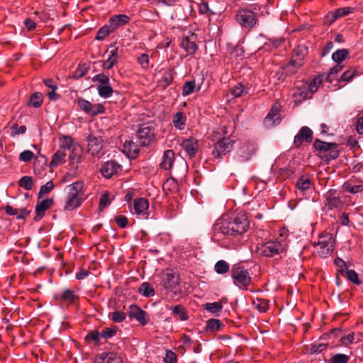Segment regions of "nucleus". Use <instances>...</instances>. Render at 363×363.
I'll use <instances>...</instances> for the list:
<instances>
[{"label": "nucleus", "instance_id": "f257e3e1", "mask_svg": "<svg viewBox=\"0 0 363 363\" xmlns=\"http://www.w3.org/2000/svg\"><path fill=\"white\" fill-rule=\"evenodd\" d=\"M249 225L245 213L241 212L230 220H218L214 226V230L224 235L235 236L246 232Z\"/></svg>", "mask_w": 363, "mask_h": 363}, {"label": "nucleus", "instance_id": "f03ea898", "mask_svg": "<svg viewBox=\"0 0 363 363\" xmlns=\"http://www.w3.org/2000/svg\"><path fill=\"white\" fill-rule=\"evenodd\" d=\"M286 247L287 242L286 238L281 233L280 237L276 240L268 241L258 247L257 250L261 255L274 257L284 252Z\"/></svg>", "mask_w": 363, "mask_h": 363}, {"label": "nucleus", "instance_id": "7ed1b4c3", "mask_svg": "<svg viewBox=\"0 0 363 363\" xmlns=\"http://www.w3.org/2000/svg\"><path fill=\"white\" fill-rule=\"evenodd\" d=\"M316 252L321 257H327L331 255L334 249V239L330 233L320 235L317 243L314 244Z\"/></svg>", "mask_w": 363, "mask_h": 363}, {"label": "nucleus", "instance_id": "20e7f679", "mask_svg": "<svg viewBox=\"0 0 363 363\" xmlns=\"http://www.w3.org/2000/svg\"><path fill=\"white\" fill-rule=\"evenodd\" d=\"M231 276L235 285L240 289H247L252 281L247 269L243 267L234 266L231 270Z\"/></svg>", "mask_w": 363, "mask_h": 363}, {"label": "nucleus", "instance_id": "39448f33", "mask_svg": "<svg viewBox=\"0 0 363 363\" xmlns=\"http://www.w3.org/2000/svg\"><path fill=\"white\" fill-rule=\"evenodd\" d=\"M155 129L152 124L145 123L137 131V139L140 146H147L153 141Z\"/></svg>", "mask_w": 363, "mask_h": 363}, {"label": "nucleus", "instance_id": "423d86ee", "mask_svg": "<svg viewBox=\"0 0 363 363\" xmlns=\"http://www.w3.org/2000/svg\"><path fill=\"white\" fill-rule=\"evenodd\" d=\"M236 21L246 28H253L257 22V14L251 10L240 9L235 16Z\"/></svg>", "mask_w": 363, "mask_h": 363}, {"label": "nucleus", "instance_id": "0eeeda50", "mask_svg": "<svg viewBox=\"0 0 363 363\" xmlns=\"http://www.w3.org/2000/svg\"><path fill=\"white\" fill-rule=\"evenodd\" d=\"M77 104L82 111L92 116L104 112V107L102 104H92L82 98L78 99Z\"/></svg>", "mask_w": 363, "mask_h": 363}, {"label": "nucleus", "instance_id": "6e6552de", "mask_svg": "<svg viewBox=\"0 0 363 363\" xmlns=\"http://www.w3.org/2000/svg\"><path fill=\"white\" fill-rule=\"evenodd\" d=\"M233 143V140L230 138H223L221 140H218L214 145V148L212 152L213 155L216 157H220L222 155H224L231 151Z\"/></svg>", "mask_w": 363, "mask_h": 363}, {"label": "nucleus", "instance_id": "1a4fd4ad", "mask_svg": "<svg viewBox=\"0 0 363 363\" xmlns=\"http://www.w3.org/2000/svg\"><path fill=\"white\" fill-rule=\"evenodd\" d=\"M149 208V202L145 198H137L134 200L133 208L130 211L133 214L140 216L143 218H147L148 216L147 211Z\"/></svg>", "mask_w": 363, "mask_h": 363}, {"label": "nucleus", "instance_id": "9d476101", "mask_svg": "<svg viewBox=\"0 0 363 363\" xmlns=\"http://www.w3.org/2000/svg\"><path fill=\"white\" fill-rule=\"evenodd\" d=\"M354 10V8L347 6L331 11L326 15L325 22L330 25L336 20L353 13Z\"/></svg>", "mask_w": 363, "mask_h": 363}, {"label": "nucleus", "instance_id": "9b49d317", "mask_svg": "<svg viewBox=\"0 0 363 363\" xmlns=\"http://www.w3.org/2000/svg\"><path fill=\"white\" fill-rule=\"evenodd\" d=\"M88 152L93 157H101L103 155V140L101 138L90 136L87 139Z\"/></svg>", "mask_w": 363, "mask_h": 363}, {"label": "nucleus", "instance_id": "f8f14e48", "mask_svg": "<svg viewBox=\"0 0 363 363\" xmlns=\"http://www.w3.org/2000/svg\"><path fill=\"white\" fill-rule=\"evenodd\" d=\"M121 169V166L114 160H110L102 164L100 172L106 179L111 178Z\"/></svg>", "mask_w": 363, "mask_h": 363}, {"label": "nucleus", "instance_id": "ddd939ff", "mask_svg": "<svg viewBox=\"0 0 363 363\" xmlns=\"http://www.w3.org/2000/svg\"><path fill=\"white\" fill-rule=\"evenodd\" d=\"M196 35L191 33L189 36H184L182 38L180 45L189 55H192L197 50V45L195 43Z\"/></svg>", "mask_w": 363, "mask_h": 363}, {"label": "nucleus", "instance_id": "4468645a", "mask_svg": "<svg viewBox=\"0 0 363 363\" xmlns=\"http://www.w3.org/2000/svg\"><path fill=\"white\" fill-rule=\"evenodd\" d=\"M312 130L308 127L303 126L295 136L294 143L296 147H300L304 141L311 143L312 140Z\"/></svg>", "mask_w": 363, "mask_h": 363}, {"label": "nucleus", "instance_id": "2eb2a0df", "mask_svg": "<svg viewBox=\"0 0 363 363\" xmlns=\"http://www.w3.org/2000/svg\"><path fill=\"white\" fill-rule=\"evenodd\" d=\"M128 313L130 317L135 318L143 325H145L148 322L147 313L136 305L130 306Z\"/></svg>", "mask_w": 363, "mask_h": 363}, {"label": "nucleus", "instance_id": "dca6fc26", "mask_svg": "<svg viewBox=\"0 0 363 363\" xmlns=\"http://www.w3.org/2000/svg\"><path fill=\"white\" fill-rule=\"evenodd\" d=\"M179 285V277L169 272L162 276V286L167 290L174 289Z\"/></svg>", "mask_w": 363, "mask_h": 363}, {"label": "nucleus", "instance_id": "f3484780", "mask_svg": "<svg viewBox=\"0 0 363 363\" xmlns=\"http://www.w3.org/2000/svg\"><path fill=\"white\" fill-rule=\"evenodd\" d=\"M110 54L106 60H105L103 63V68L104 69H111L118 60V48L116 46L115 44L111 45L110 46Z\"/></svg>", "mask_w": 363, "mask_h": 363}, {"label": "nucleus", "instance_id": "a211bd4d", "mask_svg": "<svg viewBox=\"0 0 363 363\" xmlns=\"http://www.w3.org/2000/svg\"><path fill=\"white\" fill-rule=\"evenodd\" d=\"M181 145L187 155L191 157H194L199 150L198 140L194 138L184 140Z\"/></svg>", "mask_w": 363, "mask_h": 363}, {"label": "nucleus", "instance_id": "6ab92c4d", "mask_svg": "<svg viewBox=\"0 0 363 363\" xmlns=\"http://www.w3.org/2000/svg\"><path fill=\"white\" fill-rule=\"evenodd\" d=\"M82 148L78 144H76L73 146L71 154L69 155V160L70 164L74 167L77 168L78 164L82 161Z\"/></svg>", "mask_w": 363, "mask_h": 363}, {"label": "nucleus", "instance_id": "aec40b11", "mask_svg": "<svg viewBox=\"0 0 363 363\" xmlns=\"http://www.w3.org/2000/svg\"><path fill=\"white\" fill-rule=\"evenodd\" d=\"M52 199H48L38 201L35 206L36 216L34 218L35 221L40 220L45 214V212L51 206Z\"/></svg>", "mask_w": 363, "mask_h": 363}, {"label": "nucleus", "instance_id": "412c9836", "mask_svg": "<svg viewBox=\"0 0 363 363\" xmlns=\"http://www.w3.org/2000/svg\"><path fill=\"white\" fill-rule=\"evenodd\" d=\"M175 160V155L173 150H168L164 151L162 161L160 162V167L164 170H170Z\"/></svg>", "mask_w": 363, "mask_h": 363}, {"label": "nucleus", "instance_id": "4be33fe9", "mask_svg": "<svg viewBox=\"0 0 363 363\" xmlns=\"http://www.w3.org/2000/svg\"><path fill=\"white\" fill-rule=\"evenodd\" d=\"M83 187V182L78 181L74 182L70 185H68L66 187V190L68 196H75L82 199V196L84 194Z\"/></svg>", "mask_w": 363, "mask_h": 363}, {"label": "nucleus", "instance_id": "5701e85b", "mask_svg": "<svg viewBox=\"0 0 363 363\" xmlns=\"http://www.w3.org/2000/svg\"><path fill=\"white\" fill-rule=\"evenodd\" d=\"M280 121V117L279 115V108L274 106L270 112L267 114L266 118H264V124L267 127H271L277 123H279Z\"/></svg>", "mask_w": 363, "mask_h": 363}, {"label": "nucleus", "instance_id": "b1692460", "mask_svg": "<svg viewBox=\"0 0 363 363\" xmlns=\"http://www.w3.org/2000/svg\"><path fill=\"white\" fill-rule=\"evenodd\" d=\"M139 145L132 140H126L123 143V152L127 154L129 157H135L139 152Z\"/></svg>", "mask_w": 363, "mask_h": 363}, {"label": "nucleus", "instance_id": "393cba45", "mask_svg": "<svg viewBox=\"0 0 363 363\" xmlns=\"http://www.w3.org/2000/svg\"><path fill=\"white\" fill-rule=\"evenodd\" d=\"M130 19L129 16L124 14L116 15L110 18L109 23L111 27L115 30L119 26L127 24Z\"/></svg>", "mask_w": 363, "mask_h": 363}, {"label": "nucleus", "instance_id": "a878e982", "mask_svg": "<svg viewBox=\"0 0 363 363\" xmlns=\"http://www.w3.org/2000/svg\"><path fill=\"white\" fill-rule=\"evenodd\" d=\"M255 153V149L252 145H242L239 150V157L242 162L249 160Z\"/></svg>", "mask_w": 363, "mask_h": 363}, {"label": "nucleus", "instance_id": "bb28decb", "mask_svg": "<svg viewBox=\"0 0 363 363\" xmlns=\"http://www.w3.org/2000/svg\"><path fill=\"white\" fill-rule=\"evenodd\" d=\"M302 65V59H292L289 64L284 66V69L286 74H294Z\"/></svg>", "mask_w": 363, "mask_h": 363}, {"label": "nucleus", "instance_id": "cd10ccee", "mask_svg": "<svg viewBox=\"0 0 363 363\" xmlns=\"http://www.w3.org/2000/svg\"><path fill=\"white\" fill-rule=\"evenodd\" d=\"M315 149L320 152H327L330 150L335 149L337 147L336 143L323 142L316 139L313 143Z\"/></svg>", "mask_w": 363, "mask_h": 363}, {"label": "nucleus", "instance_id": "c85d7f7f", "mask_svg": "<svg viewBox=\"0 0 363 363\" xmlns=\"http://www.w3.org/2000/svg\"><path fill=\"white\" fill-rule=\"evenodd\" d=\"M102 363H122V359L115 352L103 353L100 356Z\"/></svg>", "mask_w": 363, "mask_h": 363}, {"label": "nucleus", "instance_id": "c756f323", "mask_svg": "<svg viewBox=\"0 0 363 363\" xmlns=\"http://www.w3.org/2000/svg\"><path fill=\"white\" fill-rule=\"evenodd\" d=\"M173 81V69L170 68L165 71L163 76L159 81V86L162 89H165Z\"/></svg>", "mask_w": 363, "mask_h": 363}, {"label": "nucleus", "instance_id": "7c9ffc66", "mask_svg": "<svg viewBox=\"0 0 363 363\" xmlns=\"http://www.w3.org/2000/svg\"><path fill=\"white\" fill-rule=\"evenodd\" d=\"M66 153L62 150H57L52 156L50 167H57L65 161Z\"/></svg>", "mask_w": 363, "mask_h": 363}, {"label": "nucleus", "instance_id": "2f4dec72", "mask_svg": "<svg viewBox=\"0 0 363 363\" xmlns=\"http://www.w3.org/2000/svg\"><path fill=\"white\" fill-rule=\"evenodd\" d=\"M81 203L82 200L80 198L68 196L64 208L65 211H70L79 207Z\"/></svg>", "mask_w": 363, "mask_h": 363}, {"label": "nucleus", "instance_id": "473e14b6", "mask_svg": "<svg viewBox=\"0 0 363 363\" xmlns=\"http://www.w3.org/2000/svg\"><path fill=\"white\" fill-rule=\"evenodd\" d=\"M186 117L182 112H177L173 117V124L176 128L183 130L186 124Z\"/></svg>", "mask_w": 363, "mask_h": 363}, {"label": "nucleus", "instance_id": "72a5a7b5", "mask_svg": "<svg viewBox=\"0 0 363 363\" xmlns=\"http://www.w3.org/2000/svg\"><path fill=\"white\" fill-rule=\"evenodd\" d=\"M78 296L74 292L69 289L63 290L60 296V300L68 303H74Z\"/></svg>", "mask_w": 363, "mask_h": 363}, {"label": "nucleus", "instance_id": "f704fd0d", "mask_svg": "<svg viewBox=\"0 0 363 363\" xmlns=\"http://www.w3.org/2000/svg\"><path fill=\"white\" fill-rule=\"evenodd\" d=\"M60 142V150H62L65 152L66 150H70L73 148L76 144L73 143L72 138L67 135H63L59 138Z\"/></svg>", "mask_w": 363, "mask_h": 363}, {"label": "nucleus", "instance_id": "c9c22d12", "mask_svg": "<svg viewBox=\"0 0 363 363\" xmlns=\"http://www.w3.org/2000/svg\"><path fill=\"white\" fill-rule=\"evenodd\" d=\"M113 31L114 29L113 27H111L110 23L108 25H105L98 30L95 39L98 40H103Z\"/></svg>", "mask_w": 363, "mask_h": 363}, {"label": "nucleus", "instance_id": "e433bc0d", "mask_svg": "<svg viewBox=\"0 0 363 363\" xmlns=\"http://www.w3.org/2000/svg\"><path fill=\"white\" fill-rule=\"evenodd\" d=\"M296 186L301 192L303 193L305 191L311 188V180L308 177L302 176L298 179L296 182Z\"/></svg>", "mask_w": 363, "mask_h": 363}, {"label": "nucleus", "instance_id": "4c0bfd02", "mask_svg": "<svg viewBox=\"0 0 363 363\" xmlns=\"http://www.w3.org/2000/svg\"><path fill=\"white\" fill-rule=\"evenodd\" d=\"M349 55V51L347 49H339L332 55V59L335 62L340 64Z\"/></svg>", "mask_w": 363, "mask_h": 363}, {"label": "nucleus", "instance_id": "58836bf2", "mask_svg": "<svg viewBox=\"0 0 363 363\" xmlns=\"http://www.w3.org/2000/svg\"><path fill=\"white\" fill-rule=\"evenodd\" d=\"M172 313L174 316L177 317L182 321L186 320L188 319V315L185 308L180 305L174 306Z\"/></svg>", "mask_w": 363, "mask_h": 363}, {"label": "nucleus", "instance_id": "ea45409f", "mask_svg": "<svg viewBox=\"0 0 363 363\" xmlns=\"http://www.w3.org/2000/svg\"><path fill=\"white\" fill-rule=\"evenodd\" d=\"M139 293L145 297L153 296L155 295L154 289L150 285L149 283L144 282L139 288Z\"/></svg>", "mask_w": 363, "mask_h": 363}, {"label": "nucleus", "instance_id": "a19ab883", "mask_svg": "<svg viewBox=\"0 0 363 363\" xmlns=\"http://www.w3.org/2000/svg\"><path fill=\"white\" fill-rule=\"evenodd\" d=\"M43 100V94L36 92L31 95L29 100V105L35 108H38L41 106Z\"/></svg>", "mask_w": 363, "mask_h": 363}, {"label": "nucleus", "instance_id": "79ce46f5", "mask_svg": "<svg viewBox=\"0 0 363 363\" xmlns=\"http://www.w3.org/2000/svg\"><path fill=\"white\" fill-rule=\"evenodd\" d=\"M252 304L253 306L261 313L266 312L269 307L268 301L262 298L254 300Z\"/></svg>", "mask_w": 363, "mask_h": 363}, {"label": "nucleus", "instance_id": "37998d69", "mask_svg": "<svg viewBox=\"0 0 363 363\" xmlns=\"http://www.w3.org/2000/svg\"><path fill=\"white\" fill-rule=\"evenodd\" d=\"M215 271L218 274H225L230 269L229 264L224 260H219L215 264Z\"/></svg>", "mask_w": 363, "mask_h": 363}, {"label": "nucleus", "instance_id": "c03bdc74", "mask_svg": "<svg viewBox=\"0 0 363 363\" xmlns=\"http://www.w3.org/2000/svg\"><path fill=\"white\" fill-rule=\"evenodd\" d=\"M99 94L104 98H108L113 93V89L108 84L99 85L97 87Z\"/></svg>", "mask_w": 363, "mask_h": 363}, {"label": "nucleus", "instance_id": "a18cd8bd", "mask_svg": "<svg viewBox=\"0 0 363 363\" xmlns=\"http://www.w3.org/2000/svg\"><path fill=\"white\" fill-rule=\"evenodd\" d=\"M18 184L26 190H30L33 184V179L31 177L24 176L19 180Z\"/></svg>", "mask_w": 363, "mask_h": 363}, {"label": "nucleus", "instance_id": "49530a36", "mask_svg": "<svg viewBox=\"0 0 363 363\" xmlns=\"http://www.w3.org/2000/svg\"><path fill=\"white\" fill-rule=\"evenodd\" d=\"M195 88V81H188L185 82L182 88V95L185 96L192 94Z\"/></svg>", "mask_w": 363, "mask_h": 363}, {"label": "nucleus", "instance_id": "de8ad7c7", "mask_svg": "<svg viewBox=\"0 0 363 363\" xmlns=\"http://www.w3.org/2000/svg\"><path fill=\"white\" fill-rule=\"evenodd\" d=\"M344 277L357 285H359L361 284V281L359 279L358 274L353 269H347L345 272Z\"/></svg>", "mask_w": 363, "mask_h": 363}, {"label": "nucleus", "instance_id": "09e8293b", "mask_svg": "<svg viewBox=\"0 0 363 363\" xmlns=\"http://www.w3.org/2000/svg\"><path fill=\"white\" fill-rule=\"evenodd\" d=\"M101 339V333L100 331L97 330H92L89 332L86 336V340H92L96 345L100 344Z\"/></svg>", "mask_w": 363, "mask_h": 363}, {"label": "nucleus", "instance_id": "8fccbe9b", "mask_svg": "<svg viewBox=\"0 0 363 363\" xmlns=\"http://www.w3.org/2000/svg\"><path fill=\"white\" fill-rule=\"evenodd\" d=\"M342 69V66L337 65L330 69L329 73L327 75L326 81L331 83L335 79L337 73H339Z\"/></svg>", "mask_w": 363, "mask_h": 363}, {"label": "nucleus", "instance_id": "3c124183", "mask_svg": "<svg viewBox=\"0 0 363 363\" xmlns=\"http://www.w3.org/2000/svg\"><path fill=\"white\" fill-rule=\"evenodd\" d=\"M248 93L247 89H245L244 85L241 83L238 84L235 86H234L231 90V94L235 97H240L244 94Z\"/></svg>", "mask_w": 363, "mask_h": 363}, {"label": "nucleus", "instance_id": "603ef678", "mask_svg": "<svg viewBox=\"0 0 363 363\" xmlns=\"http://www.w3.org/2000/svg\"><path fill=\"white\" fill-rule=\"evenodd\" d=\"M223 306L219 302L208 303L205 306V308L212 313H216L221 311Z\"/></svg>", "mask_w": 363, "mask_h": 363}, {"label": "nucleus", "instance_id": "864d4df0", "mask_svg": "<svg viewBox=\"0 0 363 363\" xmlns=\"http://www.w3.org/2000/svg\"><path fill=\"white\" fill-rule=\"evenodd\" d=\"M349 357L344 354H336L331 357L330 363H347Z\"/></svg>", "mask_w": 363, "mask_h": 363}, {"label": "nucleus", "instance_id": "5fc2aeb1", "mask_svg": "<svg viewBox=\"0 0 363 363\" xmlns=\"http://www.w3.org/2000/svg\"><path fill=\"white\" fill-rule=\"evenodd\" d=\"M334 263L338 267L337 274L345 276V273L347 270L345 262L340 258H337L335 259Z\"/></svg>", "mask_w": 363, "mask_h": 363}, {"label": "nucleus", "instance_id": "6e6d98bb", "mask_svg": "<svg viewBox=\"0 0 363 363\" xmlns=\"http://www.w3.org/2000/svg\"><path fill=\"white\" fill-rule=\"evenodd\" d=\"M138 64L144 69H147L150 65L149 56L147 54L143 53L140 55L137 60Z\"/></svg>", "mask_w": 363, "mask_h": 363}, {"label": "nucleus", "instance_id": "4d7b16f0", "mask_svg": "<svg viewBox=\"0 0 363 363\" xmlns=\"http://www.w3.org/2000/svg\"><path fill=\"white\" fill-rule=\"evenodd\" d=\"M54 189V184L50 181L45 185L42 186L39 191V197H41L48 193H50Z\"/></svg>", "mask_w": 363, "mask_h": 363}, {"label": "nucleus", "instance_id": "13d9d810", "mask_svg": "<svg viewBox=\"0 0 363 363\" xmlns=\"http://www.w3.org/2000/svg\"><path fill=\"white\" fill-rule=\"evenodd\" d=\"M101 333V337L104 340H107L113 337L116 334V330L113 328H106L103 329Z\"/></svg>", "mask_w": 363, "mask_h": 363}, {"label": "nucleus", "instance_id": "bf43d9fd", "mask_svg": "<svg viewBox=\"0 0 363 363\" xmlns=\"http://www.w3.org/2000/svg\"><path fill=\"white\" fill-rule=\"evenodd\" d=\"M327 205L329 208H337L340 205V201L336 197H332L330 195L326 197Z\"/></svg>", "mask_w": 363, "mask_h": 363}, {"label": "nucleus", "instance_id": "052dcab7", "mask_svg": "<svg viewBox=\"0 0 363 363\" xmlns=\"http://www.w3.org/2000/svg\"><path fill=\"white\" fill-rule=\"evenodd\" d=\"M220 325H221L220 323L218 320L210 319L208 321L207 328H208V330H213V331L219 330Z\"/></svg>", "mask_w": 363, "mask_h": 363}, {"label": "nucleus", "instance_id": "680f3d73", "mask_svg": "<svg viewBox=\"0 0 363 363\" xmlns=\"http://www.w3.org/2000/svg\"><path fill=\"white\" fill-rule=\"evenodd\" d=\"M110 202L111 201L109 200L108 194V193L103 194L101 196L100 200H99V208H100V210H102L104 208H106L110 203Z\"/></svg>", "mask_w": 363, "mask_h": 363}, {"label": "nucleus", "instance_id": "e2e57ef3", "mask_svg": "<svg viewBox=\"0 0 363 363\" xmlns=\"http://www.w3.org/2000/svg\"><path fill=\"white\" fill-rule=\"evenodd\" d=\"M33 152L30 150H25L20 154L19 159L21 161L28 162L33 159Z\"/></svg>", "mask_w": 363, "mask_h": 363}, {"label": "nucleus", "instance_id": "0e129e2a", "mask_svg": "<svg viewBox=\"0 0 363 363\" xmlns=\"http://www.w3.org/2000/svg\"><path fill=\"white\" fill-rule=\"evenodd\" d=\"M114 220L117 225L122 228H125L128 225V218L124 216H116Z\"/></svg>", "mask_w": 363, "mask_h": 363}, {"label": "nucleus", "instance_id": "69168bd1", "mask_svg": "<svg viewBox=\"0 0 363 363\" xmlns=\"http://www.w3.org/2000/svg\"><path fill=\"white\" fill-rule=\"evenodd\" d=\"M125 314L121 311H115L112 313L111 319L116 323H121L125 318Z\"/></svg>", "mask_w": 363, "mask_h": 363}, {"label": "nucleus", "instance_id": "338daca9", "mask_svg": "<svg viewBox=\"0 0 363 363\" xmlns=\"http://www.w3.org/2000/svg\"><path fill=\"white\" fill-rule=\"evenodd\" d=\"M93 80L100 82L101 84V85L109 84V77L104 74H99L96 75Z\"/></svg>", "mask_w": 363, "mask_h": 363}, {"label": "nucleus", "instance_id": "774afa93", "mask_svg": "<svg viewBox=\"0 0 363 363\" xmlns=\"http://www.w3.org/2000/svg\"><path fill=\"white\" fill-rule=\"evenodd\" d=\"M164 361L165 363H175L177 362L175 354L172 351H167Z\"/></svg>", "mask_w": 363, "mask_h": 363}]
</instances>
